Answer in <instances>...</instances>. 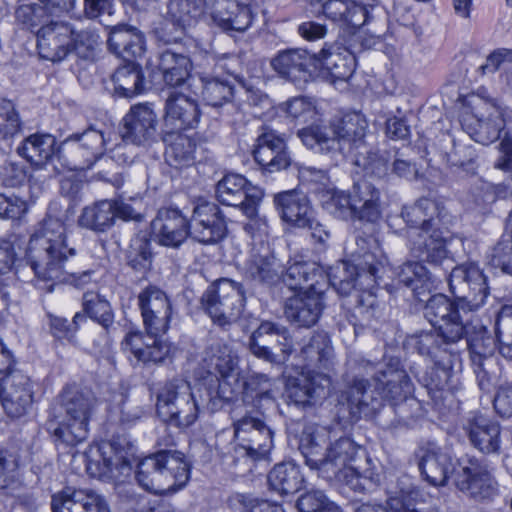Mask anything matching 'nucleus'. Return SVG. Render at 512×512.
<instances>
[{
	"label": "nucleus",
	"mask_w": 512,
	"mask_h": 512,
	"mask_svg": "<svg viewBox=\"0 0 512 512\" xmlns=\"http://www.w3.org/2000/svg\"><path fill=\"white\" fill-rule=\"evenodd\" d=\"M418 466L425 480L433 486L445 485L450 474L454 478V468H457L452 457L433 444L423 449Z\"/></svg>",
	"instance_id": "e433bc0d"
},
{
	"label": "nucleus",
	"mask_w": 512,
	"mask_h": 512,
	"mask_svg": "<svg viewBox=\"0 0 512 512\" xmlns=\"http://www.w3.org/2000/svg\"><path fill=\"white\" fill-rule=\"evenodd\" d=\"M53 18L46 6L37 3L19 5L15 10L18 25L36 35Z\"/></svg>",
	"instance_id": "bf43d9fd"
},
{
	"label": "nucleus",
	"mask_w": 512,
	"mask_h": 512,
	"mask_svg": "<svg viewBox=\"0 0 512 512\" xmlns=\"http://www.w3.org/2000/svg\"><path fill=\"white\" fill-rule=\"evenodd\" d=\"M299 512H343L342 509L330 500L324 491L311 489L302 494L297 500Z\"/></svg>",
	"instance_id": "774afa93"
},
{
	"label": "nucleus",
	"mask_w": 512,
	"mask_h": 512,
	"mask_svg": "<svg viewBox=\"0 0 512 512\" xmlns=\"http://www.w3.org/2000/svg\"><path fill=\"white\" fill-rule=\"evenodd\" d=\"M171 45L164 43V47L159 48L157 67L164 82L171 87H177L188 79L192 64L185 53L177 51Z\"/></svg>",
	"instance_id": "4c0bfd02"
},
{
	"label": "nucleus",
	"mask_w": 512,
	"mask_h": 512,
	"mask_svg": "<svg viewBox=\"0 0 512 512\" xmlns=\"http://www.w3.org/2000/svg\"><path fill=\"white\" fill-rule=\"evenodd\" d=\"M56 139L50 134H34L27 137L17 152L35 166L52 165L61 173L56 159Z\"/></svg>",
	"instance_id": "ea45409f"
},
{
	"label": "nucleus",
	"mask_w": 512,
	"mask_h": 512,
	"mask_svg": "<svg viewBox=\"0 0 512 512\" xmlns=\"http://www.w3.org/2000/svg\"><path fill=\"white\" fill-rule=\"evenodd\" d=\"M417 200L427 232L450 230L455 222V217L442 202L429 197H421Z\"/></svg>",
	"instance_id": "6e6d98bb"
},
{
	"label": "nucleus",
	"mask_w": 512,
	"mask_h": 512,
	"mask_svg": "<svg viewBox=\"0 0 512 512\" xmlns=\"http://www.w3.org/2000/svg\"><path fill=\"white\" fill-rule=\"evenodd\" d=\"M203 14L226 32H243L252 23V13L248 5L237 0H201Z\"/></svg>",
	"instance_id": "b1692460"
},
{
	"label": "nucleus",
	"mask_w": 512,
	"mask_h": 512,
	"mask_svg": "<svg viewBox=\"0 0 512 512\" xmlns=\"http://www.w3.org/2000/svg\"><path fill=\"white\" fill-rule=\"evenodd\" d=\"M156 407L164 422L179 428L194 424L200 412L190 382L182 378H173L160 388Z\"/></svg>",
	"instance_id": "9d476101"
},
{
	"label": "nucleus",
	"mask_w": 512,
	"mask_h": 512,
	"mask_svg": "<svg viewBox=\"0 0 512 512\" xmlns=\"http://www.w3.org/2000/svg\"><path fill=\"white\" fill-rule=\"evenodd\" d=\"M158 116L149 103L132 105L121 121V137L132 145L149 147L158 140Z\"/></svg>",
	"instance_id": "6ab92c4d"
},
{
	"label": "nucleus",
	"mask_w": 512,
	"mask_h": 512,
	"mask_svg": "<svg viewBox=\"0 0 512 512\" xmlns=\"http://www.w3.org/2000/svg\"><path fill=\"white\" fill-rule=\"evenodd\" d=\"M235 460L247 458L251 461L264 460L274 447V430L267 423L264 413L246 410L233 422Z\"/></svg>",
	"instance_id": "1a4fd4ad"
},
{
	"label": "nucleus",
	"mask_w": 512,
	"mask_h": 512,
	"mask_svg": "<svg viewBox=\"0 0 512 512\" xmlns=\"http://www.w3.org/2000/svg\"><path fill=\"white\" fill-rule=\"evenodd\" d=\"M274 382L264 373L252 372L243 382L241 398L248 411L262 414L265 405L273 402Z\"/></svg>",
	"instance_id": "79ce46f5"
},
{
	"label": "nucleus",
	"mask_w": 512,
	"mask_h": 512,
	"mask_svg": "<svg viewBox=\"0 0 512 512\" xmlns=\"http://www.w3.org/2000/svg\"><path fill=\"white\" fill-rule=\"evenodd\" d=\"M367 122L358 112L344 114L329 126L311 125L297 133L302 143L315 152L326 155L331 165H338L364 143Z\"/></svg>",
	"instance_id": "39448f33"
},
{
	"label": "nucleus",
	"mask_w": 512,
	"mask_h": 512,
	"mask_svg": "<svg viewBox=\"0 0 512 512\" xmlns=\"http://www.w3.org/2000/svg\"><path fill=\"white\" fill-rule=\"evenodd\" d=\"M470 443L484 454L497 453L500 450L499 424L482 414H472L463 427Z\"/></svg>",
	"instance_id": "f704fd0d"
},
{
	"label": "nucleus",
	"mask_w": 512,
	"mask_h": 512,
	"mask_svg": "<svg viewBox=\"0 0 512 512\" xmlns=\"http://www.w3.org/2000/svg\"><path fill=\"white\" fill-rule=\"evenodd\" d=\"M451 143L450 150L444 153L446 162L451 166L460 167L466 172L474 174L477 157L475 148L462 141L452 140Z\"/></svg>",
	"instance_id": "338daca9"
},
{
	"label": "nucleus",
	"mask_w": 512,
	"mask_h": 512,
	"mask_svg": "<svg viewBox=\"0 0 512 512\" xmlns=\"http://www.w3.org/2000/svg\"><path fill=\"white\" fill-rule=\"evenodd\" d=\"M326 394L325 387L315 378L296 379L286 388L287 403L303 410L318 405Z\"/></svg>",
	"instance_id": "c03bdc74"
},
{
	"label": "nucleus",
	"mask_w": 512,
	"mask_h": 512,
	"mask_svg": "<svg viewBox=\"0 0 512 512\" xmlns=\"http://www.w3.org/2000/svg\"><path fill=\"white\" fill-rule=\"evenodd\" d=\"M216 198L222 204L239 208L250 219L258 214L263 191L252 185L243 175L226 174L216 185Z\"/></svg>",
	"instance_id": "4468645a"
},
{
	"label": "nucleus",
	"mask_w": 512,
	"mask_h": 512,
	"mask_svg": "<svg viewBox=\"0 0 512 512\" xmlns=\"http://www.w3.org/2000/svg\"><path fill=\"white\" fill-rule=\"evenodd\" d=\"M406 343L416 349L419 354L426 356H434L441 349L446 351V346L453 344L443 341L441 333L437 329L417 331L406 338Z\"/></svg>",
	"instance_id": "e2e57ef3"
},
{
	"label": "nucleus",
	"mask_w": 512,
	"mask_h": 512,
	"mask_svg": "<svg viewBox=\"0 0 512 512\" xmlns=\"http://www.w3.org/2000/svg\"><path fill=\"white\" fill-rule=\"evenodd\" d=\"M201 110L196 99L181 92H172L165 101L164 124L175 130L197 128Z\"/></svg>",
	"instance_id": "7c9ffc66"
},
{
	"label": "nucleus",
	"mask_w": 512,
	"mask_h": 512,
	"mask_svg": "<svg viewBox=\"0 0 512 512\" xmlns=\"http://www.w3.org/2000/svg\"><path fill=\"white\" fill-rule=\"evenodd\" d=\"M317 62V73L325 70L333 81H347L356 66L353 53L337 41L325 42L317 54Z\"/></svg>",
	"instance_id": "2f4dec72"
},
{
	"label": "nucleus",
	"mask_w": 512,
	"mask_h": 512,
	"mask_svg": "<svg viewBox=\"0 0 512 512\" xmlns=\"http://www.w3.org/2000/svg\"><path fill=\"white\" fill-rule=\"evenodd\" d=\"M463 339H466L472 364L482 365L494 362V354L498 348L497 340L486 327L483 325L472 326L469 323V331Z\"/></svg>",
	"instance_id": "49530a36"
},
{
	"label": "nucleus",
	"mask_w": 512,
	"mask_h": 512,
	"mask_svg": "<svg viewBox=\"0 0 512 512\" xmlns=\"http://www.w3.org/2000/svg\"><path fill=\"white\" fill-rule=\"evenodd\" d=\"M165 138L169 142L165 150V160L176 169L190 166L194 163L196 149L195 141L183 134H170Z\"/></svg>",
	"instance_id": "5fc2aeb1"
},
{
	"label": "nucleus",
	"mask_w": 512,
	"mask_h": 512,
	"mask_svg": "<svg viewBox=\"0 0 512 512\" xmlns=\"http://www.w3.org/2000/svg\"><path fill=\"white\" fill-rule=\"evenodd\" d=\"M246 305L243 284L221 278L207 287L200 298L201 309L214 325L228 330L242 314Z\"/></svg>",
	"instance_id": "6e6552de"
},
{
	"label": "nucleus",
	"mask_w": 512,
	"mask_h": 512,
	"mask_svg": "<svg viewBox=\"0 0 512 512\" xmlns=\"http://www.w3.org/2000/svg\"><path fill=\"white\" fill-rule=\"evenodd\" d=\"M52 512H109L105 498L91 489L66 486L51 496Z\"/></svg>",
	"instance_id": "cd10ccee"
},
{
	"label": "nucleus",
	"mask_w": 512,
	"mask_h": 512,
	"mask_svg": "<svg viewBox=\"0 0 512 512\" xmlns=\"http://www.w3.org/2000/svg\"><path fill=\"white\" fill-rule=\"evenodd\" d=\"M203 363L208 376L227 379L235 371L238 361L228 344L213 342L205 349Z\"/></svg>",
	"instance_id": "de8ad7c7"
},
{
	"label": "nucleus",
	"mask_w": 512,
	"mask_h": 512,
	"mask_svg": "<svg viewBox=\"0 0 512 512\" xmlns=\"http://www.w3.org/2000/svg\"><path fill=\"white\" fill-rule=\"evenodd\" d=\"M201 399L207 409L214 413L232 402L235 391L225 378L207 376L201 383Z\"/></svg>",
	"instance_id": "3c124183"
},
{
	"label": "nucleus",
	"mask_w": 512,
	"mask_h": 512,
	"mask_svg": "<svg viewBox=\"0 0 512 512\" xmlns=\"http://www.w3.org/2000/svg\"><path fill=\"white\" fill-rule=\"evenodd\" d=\"M411 373L428 390V393L446 389L451 378V370L439 364H434L425 369L412 367Z\"/></svg>",
	"instance_id": "680f3d73"
},
{
	"label": "nucleus",
	"mask_w": 512,
	"mask_h": 512,
	"mask_svg": "<svg viewBox=\"0 0 512 512\" xmlns=\"http://www.w3.org/2000/svg\"><path fill=\"white\" fill-rule=\"evenodd\" d=\"M495 334L499 353L512 361V306H504L497 314Z\"/></svg>",
	"instance_id": "0e129e2a"
},
{
	"label": "nucleus",
	"mask_w": 512,
	"mask_h": 512,
	"mask_svg": "<svg viewBox=\"0 0 512 512\" xmlns=\"http://www.w3.org/2000/svg\"><path fill=\"white\" fill-rule=\"evenodd\" d=\"M380 190L368 181L353 185L354 220L376 223L382 216Z\"/></svg>",
	"instance_id": "37998d69"
},
{
	"label": "nucleus",
	"mask_w": 512,
	"mask_h": 512,
	"mask_svg": "<svg viewBox=\"0 0 512 512\" xmlns=\"http://www.w3.org/2000/svg\"><path fill=\"white\" fill-rule=\"evenodd\" d=\"M96 406L97 398L91 391L66 385L50 408L47 430L57 441L76 446L88 438L89 423Z\"/></svg>",
	"instance_id": "20e7f679"
},
{
	"label": "nucleus",
	"mask_w": 512,
	"mask_h": 512,
	"mask_svg": "<svg viewBox=\"0 0 512 512\" xmlns=\"http://www.w3.org/2000/svg\"><path fill=\"white\" fill-rule=\"evenodd\" d=\"M236 77L204 74L200 76L203 100L213 107L222 106L233 100Z\"/></svg>",
	"instance_id": "a18cd8bd"
},
{
	"label": "nucleus",
	"mask_w": 512,
	"mask_h": 512,
	"mask_svg": "<svg viewBox=\"0 0 512 512\" xmlns=\"http://www.w3.org/2000/svg\"><path fill=\"white\" fill-rule=\"evenodd\" d=\"M151 227L155 240L165 247L179 248L190 237L189 219L175 207L159 209Z\"/></svg>",
	"instance_id": "5701e85b"
},
{
	"label": "nucleus",
	"mask_w": 512,
	"mask_h": 512,
	"mask_svg": "<svg viewBox=\"0 0 512 512\" xmlns=\"http://www.w3.org/2000/svg\"><path fill=\"white\" fill-rule=\"evenodd\" d=\"M242 275L254 287L271 289L282 281L283 265L269 250H253L244 263Z\"/></svg>",
	"instance_id": "a878e982"
},
{
	"label": "nucleus",
	"mask_w": 512,
	"mask_h": 512,
	"mask_svg": "<svg viewBox=\"0 0 512 512\" xmlns=\"http://www.w3.org/2000/svg\"><path fill=\"white\" fill-rule=\"evenodd\" d=\"M343 387L336 392L337 413L349 422L377 417L384 429L412 427L423 414L413 384L399 358L384 363L366 359L349 362Z\"/></svg>",
	"instance_id": "f257e3e1"
},
{
	"label": "nucleus",
	"mask_w": 512,
	"mask_h": 512,
	"mask_svg": "<svg viewBox=\"0 0 512 512\" xmlns=\"http://www.w3.org/2000/svg\"><path fill=\"white\" fill-rule=\"evenodd\" d=\"M73 35L70 23L52 18L36 35L40 56L52 62L62 61L71 52Z\"/></svg>",
	"instance_id": "393cba45"
},
{
	"label": "nucleus",
	"mask_w": 512,
	"mask_h": 512,
	"mask_svg": "<svg viewBox=\"0 0 512 512\" xmlns=\"http://www.w3.org/2000/svg\"><path fill=\"white\" fill-rule=\"evenodd\" d=\"M364 456V450L349 437H340L325 449L319 470L326 478H341L346 470L359 472L358 459Z\"/></svg>",
	"instance_id": "412c9836"
},
{
	"label": "nucleus",
	"mask_w": 512,
	"mask_h": 512,
	"mask_svg": "<svg viewBox=\"0 0 512 512\" xmlns=\"http://www.w3.org/2000/svg\"><path fill=\"white\" fill-rule=\"evenodd\" d=\"M114 91L120 97L131 98L145 91L142 67L135 61H128L118 67L112 76Z\"/></svg>",
	"instance_id": "09e8293b"
},
{
	"label": "nucleus",
	"mask_w": 512,
	"mask_h": 512,
	"mask_svg": "<svg viewBox=\"0 0 512 512\" xmlns=\"http://www.w3.org/2000/svg\"><path fill=\"white\" fill-rule=\"evenodd\" d=\"M303 482L304 478L300 469L293 462L276 464L268 474L270 488L282 495L298 492Z\"/></svg>",
	"instance_id": "603ef678"
},
{
	"label": "nucleus",
	"mask_w": 512,
	"mask_h": 512,
	"mask_svg": "<svg viewBox=\"0 0 512 512\" xmlns=\"http://www.w3.org/2000/svg\"><path fill=\"white\" fill-rule=\"evenodd\" d=\"M82 308L89 318L101 325L106 331L114 324V312L108 300L94 292H85Z\"/></svg>",
	"instance_id": "13d9d810"
},
{
	"label": "nucleus",
	"mask_w": 512,
	"mask_h": 512,
	"mask_svg": "<svg viewBox=\"0 0 512 512\" xmlns=\"http://www.w3.org/2000/svg\"><path fill=\"white\" fill-rule=\"evenodd\" d=\"M190 238L203 244H216L227 235V222L218 204L201 201L193 207L189 219Z\"/></svg>",
	"instance_id": "a211bd4d"
},
{
	"label": "nucleus",
	"mask_w": 512,
	"mask_h": 512,
	"mask_svg": "<svg viewBox=\"0 0 512 512\" xmlns=\"http://www.w3.org/2000/svg\"><path fill=\"white\" fill-rule=\"evenodd\" d=\"M227 507L229 512H284L279 506L245 493L231 494L227 499Z\"/></svg>",
	"instance_id": "69168bd1"
},
{
	"label": "nucleus",
	"mask_w": 512,
	"mask_h": 512,
	"mask_svg": "<svg viewBox=\"0 0 512 512\" xmlns=\"http://www.w3.org/2000/svg\"><path fill=\"white\" fill-rule=\"evenodd\" d=\"M76 255V248L67 239V228L63 220L47 214L30 236L25 253L27 266L38 282H50L47 291L52 292L56 280L71 278L76 287H83L92 281L94 270L80 273L70 272L66 263Z\"/></svg>",
	"instance_id": "7ed1b4c3"
},
{
	"label": "nucleus",
	"mask_w": 512,
	"mask_h": 512,
	"mask_svg": "<svg viewBox=\"0 0 512 512\" xmlns=\"http://www.w3.org/2000/svg\"><path fill=\"white\" fill-rule=\"evenodd\" d=\"M136 480L146 491L162 494L183 488L190 479V464L176 450H160L141 459Z\"/></svg>",
	"instance_id": "0eeeda50"
},
{
	"label": "nucleus",
	"mask_w": 512,
	"mask_h": 512,
	"mask_svg": "<svg viewBox=\"0 0 512 512\" xmlns=\"http://www.w3.org/2000/svg\"><path fill=\"white\" fill-rule=\"evenodd\" d=\"M454 484L459 491L476 502L491 501L498 494V482L488 465L474 457L457 462Z\"/></svg>",
	"instance_id": "ddd939ff"
},
{
	"label": "nucleus",
	"mask_w": 512,
	"mask_h": 512,
	"mask_svg": "<svg viewBox=\"0 0 512 512\" xmlns=\"http://www.w3.org/2000/svg\"><path fill=\"white\" fill-rule=\"evenodd\" d=\"M202 15V4L200 5L197 0H169L166 19L171 22L178 35L160 37L159 40L165 44H177L186 28L195 24Z\"/></svg>",
	"instance_id": "58836bf2"
},
{
	"label": "nucleus",
	"mask_w": 512,
	"mask_h": 512,
	"mask_svg": "<svg viewBox=\"0 0 512 512\" xmlns=\"http://www.w3.org/2000/svg\"><path fill=\"white\" fill-rule=\"evenodd\" d=\"M154 254L150 238L145 234H137L131 239L130 245L125 253V260L128 267L137 273L145 274L150 271Z\"/></svg>",
	"instance_id": "4d7b16f0"
},
{
	"label": "nucleus",
	"mask_w": 512,
	"mask_h": 512,
	"mask_svg": "<svg viewBox=\"0 0 512 512\" xmlns=\"http://www.w3.org/2000/svg\"><path fill=\"white\" fill-rule=\"evenodd\" d=\"M448 284L455 301L444 294H434L426 301L423 313L427 321L440 331L443 341L458 343L469 331V321L462 317L459 308L477 310L483 306L489 287L483 270L473 262L454 267Z\"/></svg>",
	"instance_id": "f03ea898"
},
{
	"label": "nucleus",
	"mask_w": 512,
	"mask_h": 512,
	"mask_svg": "<svg viewBox=\"0 0 512 512\" xmlns=\"http://www.w3.org/2000/svg\"><path fill=\"white\" fill-rule=\"evenodd\" d=\"M107 45L111 53L126 62L142 57L146 50L143 32L127 24H119L110 29Z\"/></svg>",
	"instance_id": "72a5a7b5"
},
{
	"label": "nucleus",
	"mask_w": 512,
	"mask_h": 512,
	"mask_svg": "<svg viewBox=\"0 0 512 512\" xmlns=\"http://www.w3.org/2000/svg\"><path fill=\"white\" fill-rule=\"evenodd\" d=\"M105 139L100 130L92 127L73 133L56 147V159L61 172L85 171L103 159Z\"/></svg>",
	"instance_id": "9b49d317"
},
{
	"label": "nucleus",
	"mask_w": 512,
	"mask_h": 512,
	"mask_svg": "<svg viewBox=\"0 0 512 512\" xmlns=\"http://www.w3.org/2000/svg\"><path fill=\"white\" fill-rule=\"evenodd\" d=\"M276 211L286 224L300 228L312 221L315 213L308 196L297 189L282 191L274 195Z\"/></svg>",
	"instance_id": "c756f323"
},
{
	"label": "nucleus",
	"mask_w": 512,
	"mask_h": 512,
	"mask_svg": "<svg viewBox=\"0 0 512 512\" xmlns=\"http://www.w3.org/2000/svg\"><path fill=\"white\" fill-rule=\"evenodd\" d=\"M325 291H301L287 298L284 304L287 320L299 328L316 325L325 308Z\"/></svg>",
	"instance_id": "4be33fe9"
},
{
	"label": "nucleus",
	"mask_w": 512,
	"mask_h": 512,
	"mask_svg": "<svg viewBox=\"0 0 512 512\" xmlns=\"http://www.w3.org/2000/svg\"><path fill=\"white\" fill-rule=\"evenodd\" d=\"M78 223L97 233L108 231L115 224V204L111 199L96 201L83 208Z\"/></svg>",
	"instance_id": "8fccbe9b"
},
{
	"label": "nucleus",
	"mask_w": 512,
	"mask_h": 512,
	"mask_svg": "<svg viewBox=\"0 0 512 512\" xmlns=\"http://www.w3.org/2000/svg\"><path fill=\"white\" fill-rule=\"evenodd\" d=\"M249 351L270 364H281L293 351L289 329L277 322L262 321L248 340Z\"/></svg>",
	"instance_id": "f8f14e48"
},
{
	"label": "nucleus",
	"mask_w": 512,
	"mask_h": 512,
	"mask_svg": "<svg viewBox=\"0 0 512 512\" xmlns=\"http://www.w3.org/2000/svg\"><path fill=\"white\" fill-rule=\"evenodd\" d=\"M317 54L301 48L280 50L270 60L277 75L298 87H303L317 75Z\"/></svg>",
	"instance_id": "f3484780"
},
{
	"label": "nucleus",
	"mask_w": 512,
	"mask_h": 512,
	"mask_svg": "<svg viewBox=\"0 0 512 512\" xmlns=\"http://www.w3.org/2000/svg\"><path fill=\"white\" fill-rule=\"evenodd\" d=\"M282 281L291 290H327V271L316 262L305 260L289 261Z\"/></svg>",
	"instance_id": "473e14b6"
},
{
	"label": "nucleus",
	"mask_w": 512,
	"mask_h": 512,
	"mask_svg": "<svg viewBox=\"0 0 512 512\" xmlns=\"http://www.w3.org/2000/svg\"><path fill=\"white\" fill-rule=\"evenodd\" d=\"M30 378L19 370H10L1 379L0 399L5 413L11 418L27 414L33 403Z\"/></svg>",
	"instance_id": "aec40b11"
},
{
	"label": "nucleus",
	"mask_w": 512,
	"mask_h": 512,
	"mask_svg": "<svg viewBox=\"0 0 512 512\" xmlns=\"http://www.w3.org/2000/svg\"><path fill=\"white\" fill-rule=\"evenodd\" d=\"M322 205L331 215L342 220H354L355 204H353V190L346 193L342 190H328Z\"/></svg>",
	"instance_id": "052dcab7"
},
{
	"label": "nucleus",
	"mask_w": 512,
	"mask_h": 512,
	"mask_svg": "<svg viewBox=\"0 0 512 512\" xmlns=\"http://www.w3.org/2000/svg\"><path fill=\"white\" fill-rule=\"evenodd\" d=\"M137 304L147 336L161 337L169 330L173 307L162 289L148 285L138 294Z\"/></svg>",
	"instance_id": "2eb2a0df"
},
{
	"label": "nucleus",
	"mask_w": 512,
	"mask_h": 512,
	"mask_svg": "<svg viewBox=\"0 0 512 512\" xmlns=\"http://www.w3.org/2000/svg\"><path fill=\"white\" fill-rule=\"evenodd\" d=\"M450 230L410 232L408 235L411 255L421 264L434 267L442 265L448 259L446 236Z\"/></svg>",
	"instance_id": "c85d7f7f"
},
{
	"label": "nucleus",
	"mask_w": 512,
	"mask_h": 512,
	"mask_svg": "<svg viewBox=\"0 0 512 512\" xmlns=\"http://www.w3.org/2000/svg\"><path fill=\"white\" fill-rule=\"evenodd\" d=\"M120 445V438H117L90 449L87 455V472L95 478H111L114 469L127 464L126 457L119 450Z\"/></svg>",
	"instance_id": "c9c22d12"
},
{
	"label": "nucleus",
	"mask_w": 512,
	"mask_h": 512,
	"mask_svg": "<svg viewBox=\"0 0 512 512\" xmlns=\"http://www.w3.org/2000/svg\"><path fill=\"white\" fill-rule=\"evenodd\" d=\"M251 154L263 173L272 174L286 170L293 163L285 134L267 127H262Z\"/></svg>",
	"instance_id": "dca6fc26"
},
{
	"label": "nucleus",
	"mask_w": 512,
	"mask_h": 512,
	"mask_svg": "<svg viewBox=\"0 0 512 512\" xmlns=\"http://www.w3.org/2000/svg\"><path fill=\"white\" fill-rule=\"evenodd\" d=\"M357 248L352 263L342 262L327 272V288L332 286L341 296H352L364 287L370 289L386 270V258L372 235L355 236Z\"/></svg>",
	"instance_id": "423d86ee"
},
{
	"label": "nucleus",
	"mask_w": 512,
	"mask_h": 512,
	"mask_svg": "<svg viewBox=\"0 0 512 512\" xmlns=\"http://www.w3.org/2000/svg\"><path fill=\"white\" fill-rule=\"evenodd\" d=\"M330 432L323 426L314 423L305 424L299 436V450L306 464L319 470L325 449L328 446Z\"/></svg>",
	"instance_id": "a19ab883"
},
{
	"label": "nucleus",
	"mask_w": 512,
	"mask_h": 512,
	"mask_svg": "<svg viewBox=\"0 0 512 512\" xmlns=\"http://www.w3.org/2000/svg\"><path fill=\"white\" fill-rule=\"evenodd\" d=\"M147 337L152 341H145L142 331L130 330L121 341V348L123 351L130 352L137 362L144 366L163 364L171 357V344L160 337Z\"/></svg>",
	"instance_id": "bb28decb"
},
{
	"label": "nucleus",
	"mask_w": 512,
	"mask_h": 512,
	"mask_svg": "<svg viewBox=\"0 0 512 512\" xmlns=\"http://www.w3.org/2000/svg\"><path fill=\"white\" fill-rule=\"evenodd\" d=\"M308 365L329 370L333 365L334 351L329 335L324 331L315 332L301 349Z\"/></svg>",
	"instance_id": "864d4df0"
}]
</instances>
